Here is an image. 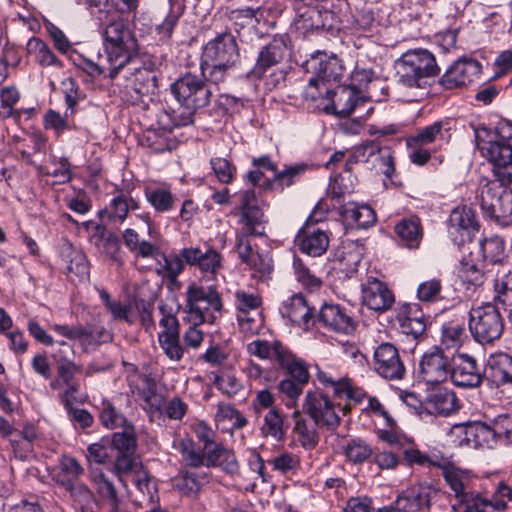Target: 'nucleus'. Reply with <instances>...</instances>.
Listing matches in <instances>:
<instances>
[{"mask_svg":"<svg viewBox=\"0 0 512 512\" xmlns=\"http://www.w3.org/2000/svg\"><path fill=\"white\" fill-rule=\"evenodd\" d=\"M100 421L106 428L115 429L123 427L126 423V418L110 401L103 400L101 403Z\"/></svg>","mask_w":512,"mask_h":512,"instance_id":"nucleus-52","label":"nucleus"},{"mask_svg":"<svg viewBox=\"0 0 512 512\" xmlns=\"http://www.w3.org/2000/svg\"><path fill=\"white\" fill-rule=\"evenodd\" d=\"M316 378L324 387H332L334 396L338 398L347 397L350 399H355L356 401H361L360 395H355V392L353 391L348 378H335L331 373L318 367Z\"/></svg>","mask_w":512,"mask_h":512,"instance_id":"nucleus-32","label":"nucleus"},{"mask_svg":"<svg viewBox=\"0 0 512 512\" xmlns=\"http://www.w3.org/2000/svg\"><path fill=\"white\" fill-rule=\"evenodd\" d=\"M265 202L256 196L254 189H247L240 194L242 223L246 231L255 236L265 234Z\"/></svg>","mask_w":512,"mask_h":512,"instance_id":"nucleus-12","label":"nucleus"},{"mask_svg":"<svg viewBox=\"0 0 512 512\" xmlns=\"http://www.w3.org/2000/svg\"><path fill=\"white\" fill-rule=\"evenodd\" d=\"M477 147L482 156L494 165L499 181L512 183V145L508 140L503 137L490 141L477 140Z\"/></svg>","mask_w":512,"mask_h":512,"instance_id":"nucleus-8","label":"nucleus"},{"mask_svg":"<svg viewBox=\"0 0 512 512\" xmlns=\"http://www.w3.org/2000/svg\"><path fill=\"white\" fill-rule=\"evenodd\" d=\"M181 256L186 264L197 267L202 273L215 276L222 268V256L213 248L204 251L198 247L184 248Z\"/></svg>","mask_w":512,"mask_h":512,"instance_id":"nucleus-20","label":"nucleus"},{"mask_svg":"<svg viewBox=\"0 0 512 512\" xmlns=\"http://www.w3.org/2000/svg\"><path fill=\"white\" fill-rule=\"evenodd\" d=\"M450 371V378L458 387L476 388L483 381V373L477 360L466 353L452 355Z\"/></svg>","mask_w":512,"mask_h":512,"instance_id":"nucleus-13","label":"nucleus"},{"mask_svg":"<svg viewBox=\"0 0 512 512\" xmlns=\"http://www.w3.org/2000/svg\"><path fill=\"white\" fill-rule=\"evenodd\" d=\"M296 241L301 252L310 256H321L329 246V238L322 230L302 231Z\"/></svg>","mask_w":512,"mask_h":512,"instance_id":"nucleus-30","label":"nucleus"},{"mask_svg":"<svg viewBox=\"0 0 512 512\" xmlns=\"http://www.w3.org/2000/svg\"><path fill=\"white\" fill-rule=\"evenodd\" d=\"M412 506L416 509H429L431 499L437 495V490L429 484H417L406 489Z\"/></svg>","mask_w":512,"mask_h":512,"instance_id":"nucleus-40","label":"nucleus"},{"mask_svg":"<svg viewBox=\"0 0 512 512\" xmlns=\"http://www.w3.org/2000/svg\"><path fill=\"white\" fill-rule=\"evenodd\" d=\"M398 85L409 102L420 101L429 94L430 80L438 74L434 55L425 49L409 50L395 62Z\"/></svg>","mask_w":512,"mask_h":512,"instance_id":"nucleus-1","label":"nucleus"},{"mask_svg":"<svg viewBox=\"0 0 512 512\" xmlns=\"http://www.w3.org/2000/svg\"><path fill=\"white\" fill-rule=\"evenodd\" d=\"M346 458L352 463H363L373 453L371 446L361 438H354L347 441L343 446Z\"/></svg>","mask_w":512,"mask_h":512,"instance_id":"nucleus-44","label":"nucleus"},{"mask_svg":"<svg viewBox=\"0 0 512 512\" xmlns=\"http://www.w3.org/2000/svg\"><path fill=\"white\" fill-rule=\"evenodd\" d=\"M489 375L497 385L512 382V357L508 354H499L489 361Z\"/></svg>","mask_w":512,"mask_h":512,"instance_id":"nucleus-34","label":"nucleus"},{"mask_svg":"<svg viewBox=\"0 0 512 512\" xmlns=\"http://www.w3.org/2000/svg\"><path fill=\"white\" fill-rule=\"evenodd\" d=\"M59 476L61 482L67 486L79 479L84 474V469L73 457L63 456L59 462Z\"/></svg>","mask_w":512,"mask_h":512,"instance_id":"nucleus-49","label":"nucleus"},{"mask_svg":"<svg viewBox=\"0 0 512 512\" xmlns=\"http://www.w3.org/2000/svg\"><path fill=\"white\" fill-rule=\"evenodd\" d=\"M450 222L453 226L462 230L475 231L478 229V223L471 209H455L451 214Z\"/></svg>","mask_w":512,"mask_h":512,"instance_id":"nucleus-57","label":"nucleus"},{"mask_svg":"<svg viewBox=\"0 0 512 512\" xmlns=\"http://www.w3.org/2000/svg\"><path fill=\"white\" fill-rule=\"evenodd\" d=\"M443 127V121L434 122L433 124L420 129L414 136H411L407 140V144L413 146H426L431 144L436 141L438 136L442 135Z\"/></svg>","mask_w":512,"mask_h":512,"instance_id":"nucleus-51","label":"nucleus"},{"mask_svg":"<svg viewBox=\"0 0 512 512\" xmlns=\"http://www.w3.org/2000/svg\"><path fill=\"white\" fill-rule=\"evenodd\" d=\"M158 255H161L163 263L159 261V268L157 269V274L165 278H168L171 282L176 281L178 275L183 270V262H185L183 257L181 256V253L179 255L166 256L165 254H161L159 252Z\"/></svg>","mask_w":512,"mask_h":512,"instance_id":"nucleus-48","label":"nucleus"},{"mask_svg":"<svg viewBox=\"0 0 512 512\" xmlns=\"http://www.w3.org/2000/svg\"><path fill=\"white\" fill-rule=\"evenodd\" d=\"M239 58V48L231 33H222L209 41L202 56L205 64H220L223 67H234Z\"/></svg>","mask_w":512,"mask_h":512,"instance_id":"nucleus-10","label":"nucleus"},{"mask_svg":"<svg viewBox=\"0 0 512 512\" xmlns=\"http://www.w3.org/2000/svg\"><path fill=\"white\" fill-rule=\"evenodd\" d=\"M293 417L296 418L294 432L297 434L298 441L305 449H313L319 442V434L317 432L318 425L308 423L305 419L300 418V411L295 410Z\"/></svg>","mask_w":512,"mask_h":512,"instance_id":"nucleus-36","label":"nucleus"},{"mask_svg":"<svg viewBox=\"0 0 512 512\" xmlns=\"http://www.w3.org/2000/svg\"><path fill=\"white\" fill-rule=\"evenodd\" d=\"M280 312L298 327H307L312 318V310L302 294H295L284 301Z\"/></svg>","mask_w":512,"mask_h":512,"instance_id":"nucleus-25","label":"nucleus"},{"mask_svg":"<svg viewBox=\"0 0 512 512\" xmlns=\"http://www.w3.org/2000/svg\"><path fill=\"white\" fill-rule=\"evenodd\" d=\"M481 251L484 259L497 262L504 252V241L498 236L487 238L481 242Z\"/></svg>","mask_w":512,"mask_h":512,"instance_id":"nucleus-61","label":"nucleus"},{"mask_svg":"<svg viewBox=\"0 0 512 512\" xmlns=\"http://www.w3.org/2000/svg\"><path fill=\"white\" fill-rule=\"evenodd\" d=\"M122 236L126 247L138 257L148 258L159 254L157 245L145 240L140 241L137 232L133 229H126Z\"/></svg>","mask_w":512,"mask_h":512,"instance_id":"nucleus-37","label":"nucleus"},{"mask_svg":"<svg viewBox=\"0 0 512 512\" xmlns=\"http://www.w3.org/2000/svg\"><path fill=\"white\" fill-rule=\"evenodd\" d=\"M374 363L376 372L385 379L400 380L404 377L405 367L397 348L390 343H382L376 348Z\"/></svg>","mask_w":512,"mask_h":512,"instance_id":"nucleus-16","label":"nucleus"},{"mask_svg":"<svg viewBox=\"0 0 512 512\" xmlns=\"http://www.w3.org/2000/svg\"><path fill=\"white\" fill-rule=\"evenodd\" d=\"M179 451L186 465L195 468L204 466L203 449L197 448L191 439H182L179 444Z\"/></svg>","mask_w":512,"mask_h":512,"instance_id":"nucleus-53","label":"nucleus"},{"mask_svg":"<svg viewBox=\"0 0 512 512\" xmlns=\"http://www.w3.org/2000/svg\"><path fill=\"white\" fill-rule=\"evenodd\" d=\"M171 91L180 104L194 110L207 106L212 95L210 87L191 74H186L173 83Z\"/></svg>","mask_w":512,"mask_h":512,"instance_id":"nucleus-9","label":"nucleus"},{"mask_svg":"<svg viewBox=\"0 0 512 512\" xmlns=\"http://www.w3.org/2000/svg\"><path fill=\"white\" fill-rule=\"evenodd\" d=\"M441 282L437 279L424 281L418 286L417 297L422 302H435L440 299Z\"/></svg>","mask_w":512,"mask_h":512,"instance_id":"nucleus-62","label":"nucleus"},{"mask_svg":"<svg viewBox=\"0 0 512 512\" xmlns=\"http://www.w3.org/2000/svg\"><path fill=\"white\" fill-rule=\"evenodd\" d=\"M461 504L465 505L464 512H493L488 498H484L479 493L469 492L459 499Z\"/></svg>","mask_w":512,"mask_h":512,"instance_id":"nucleus-59","label":"nucleus"},{"mask_svg":"<svg viewBox=\"0 0 512 512\" xmlns=\"http://www.w3.org/2000/svg\"><path fill=\"white\" fill-rule=\"evenodd\" d=\"M326 98L331 100V106L324 105L323 109L338 116H348L359 105L364 104V100L359 98L358 92L349 86L337 85L331 88V93L326 95Z\"/></svg>","mask_w":512,"mask_h":512,"instance_id":"nucleus-22","label":"nucleus"},{"mask_svg":"<svg viewBox=\"0 0 512 512\" xmlns=\"http://www.w3.org/2000/svg\"><path fill=\"white\" fill-rule=\"evenodd\" d=\"M210 165L217 179L223 184H229L234 179L236 167L226 158L215 157L210 160Z\"/></svg>","mask_w":512,"mask_h":512,"instance_id":"nucleus-56","label":"nucleus"},{"mask_svg":"<svg viewBox=\"0 0 512 512\" xmlns=\"http://www.w3.org/2000/svg\"><path fill=\"white\" fill-rule=\"evenodd\" d=\"M293 268L297 281L307 289L313 290L321 286V280L310 272L309 268L300 258H294Z\"/></svg>","mask_w":512,"mask_h":512,"instance_id":"nucleus-55","label":"nucleus"},{"mask_svg":"<svg viewBox=\"0 0 512 512\" xmlns=\"http://www.w3.org/2000/svg\"><path fill=\"white\" fill-rule=\"evenodd\" d=\"M309 69H312L322 86L325 87L326 95L331 93V88L340 85L343 76V66L335 56H327L325 53H317L308 61Z\"/></svg>","mask_w":512,"mask_h":512,"instance_id":"nucleus-14","label":"nucleus"},{"mask_svg":"<svg viewBox=\"0 0 512 512\" xmlns=\"http://www.w3.org/2000/svg\"><path fill=\"white\" fill-rule=\"evenodd\" d=\"M395 233L405 246L417 248L423 236L420 219L417 217L402 219L396 224Z\"/></svg>","mask_w":512,"mask_h":512,"instance_id":"nucleus-31","label":"nucleus"},{"mask_svg":"<svg viewBox=\"0 0 512 512\" xmlns=\"http://www.w3.org/2000/svg\"><path fill=\"white\" fill-rule=\"evenodd\" d=\"M305 164L293 165L283 171L275 172L273 182L279 184L282 188L291 186L296 179L305 172Z\"/></svg>","mask_w":512,"mask_h":512,"instance_id":"nucleus-63","label":"nucleus"},{"mask_svg":"<svg viewBox=\"0 0 512 512\" xmlns=\"http://www.w3.org/2000/svg\"><path fill=\"white\" fill-rule=\"evenodd\" d=\"M452 355L436 346L424 353L420 361V374L429 384H439L450 376Z\"/></svg>","mask_w":512,"mask_h":512,"instance_id":"nucleus-11","label":"nucleus"},{"mask_svg":"<svg viewBox=\"0 0 512 512\" xmlns=\"http://www.w3.org/2000/svg\"><path fill=\"white\" fill-rule=\"evenodd\" d=\"M51 328L57 334L66 337L69 340H79L83 345L97 341L94 338V332L89 327H85L82 325L68 326L54 324L51 326Z\"/></svg>","mask_w":512,"mask_h":512,"instance_id":"nucleus-43","label":"nucleus"},{"mask_svg":"<svg viewBox=\"0 0 512 512\" xmlns=\"http://www.w3.org/2000/svg\"><path fill=\"white\" fill-rule=\"evenodd\" d=\"M112 445L117 454H135L137 440L132 427H125L123 432L113 434Z\"/></svg>","mask_w":512,"mask_h":512,"instance_id":"nucleus-50","label":"nucleus"},{"mask_svg":"<svg viewBox=\"0 0 512 512\" xmlns=\"http://www.w3.org/2000/svg\"><path fill=\"white\" fill-rule=\"evenodd\" d=\"M92 479L100 497L108 502L112 511H117L120 498L113 482L101 471L93 472Z\"/></svg>","mask_w":512,"mask_h":512,"instance_id":"nucleus-38","label":"nucleus"},{"mask_svg":"<svg viewBox=\"0 0 512 512\" xmlns=\"http://www.w3.org/2000/svg\"><path fill=\"white\" fill-rule=\"evenodd\" d=\"M491 430L489 426L481 422L469 424H456L448 434L449 441L452 445L463 446H481L488 441Z\"/></svg>","mask_w":512,"mask_h":512,"instance_id":"nucleus-19","label":"nucleus"},{"mask_svg":"<svg viewBox=\"0 0 512 512\" xmlns=\"http://www.w3.org/2000/svg\"><path fill=\"white\" fill-rule=\"evenodd\" d=\"M223 309L222 299L218 291L213 287H202L195 283L188 286L186 291V313L188 320L194 325L204 322H212L209 319V311L221 313Z\"/></svg>","mask_w":512,"mask_h":512,"instance_id":"nucleus-4","label":"nucleus"},{"mask_svg":"<svg viewBox=\"0 0 512 512\" xmlns=\"http://www.w3.org/2000/svg\"><path fill=\"white\" fill-rule=\"evenodd\" d=\"M481 72L478 61L463 58L453 62L440 78L442 87L448 90L462 88L471 83Z\"/></svg>","mask_w":512,"mask_h":512,"instance_id":"nucleus-15","label":"nucleus"},{"mask_svg":"<svg viewBox=\"0 0 512 512\" xmlns=\"http://www.w3.org/2000/svg\"><path fill=\"white\" fill-rule=\"evenodd\" d=\"M431 465L441 469L445 482L458 500L469 493L468 489L473 480L470 471L461 469L444 459L438 462H431Z\"/></svg>","mask_w":512,"mask_h":512,"instance_id":"nucleus-24","label":"nucleus"},{"mask_svg":"<svg viewBox=\"0 0 512 512\" xmlns=\"http://www.w3.org/2000/svg\"><path fill=\"white\" fill-rule=\"evenodd\" d=\"M145 142L150 149L157 153L169 151L174 145V142L167 137L166 132H158L156 129L147 131Z\"/></svg>","mask_w":512,"mask_h":512,"instance_id":"nucleus-58","label":"nucleus"},{"mask_svg":"<svg viewBox=\"0 0 512 512\" xmlns=\"http://www.w3.org/2000/svg\"><path fill=\"white\" fill-rule=\"evenodd\" d=\"M484 215L502 226L512 223V191L503 182L489 181L480 187L478 196Z\"/></svg>","mask_w":512,"mask_h":512,"instance_id":"nucleus-3","label":"nucleus"},{"mask_svg":"<svg viewBox=\"0 0 512 512\" xmlns=\"http://www.w3.org/2000/svg\"><path fill=\"white\" fill-rule=\"evenodd\" d=\"M61 255L67 264V270L74 273L80 278H85L89 275V263L86 255L79 249L66 243L61 248Z\"/></svg>","mask_w":512,"mask_h":512,"instance_id":"nucleus-33","label":"nucleus"},{"mask_svg":"<svg viewBox=\"0 0 512 512\" xmlns=\"http://www.w3.org/2000/svg\"><path fill=\"white\" fill-rule=\"evenodd\" d=\"M104 46L112 73L138 55L139 45L134 32L121 18L111 20L104 30Z\"/></svg>","mask_w":512,"mask_h":512,"instance_id":"nucleus-2","label":"nucleus"},{"mask_svg":"<svg viewBox=\"0 0 512 512\" xmlns=\"http://www.w3.org/2000/svg\"><path fill=\"white\" fill-rule=\"evenodd\" d=\"M342 217L347 225L357 229H366L376 222V214L368 205L349 203L342 212Z\"/></svg>","mask_w":512,"mask_h":512,"instance_id":"nucleus-29","label":"nucleus"},{"mask_svg":"<svg viewBox=\"0 0 512 512\" xmlns=\"http://www.w3.org/2000/svg\"><path fill=\"white\" fill-rule=\"evenodd\" d=\"M395 301L392 291L387 285L376 279L368 278L362 285V302L369 309L375 311H386L391 308Z\"/></svg>","mask_w":512,"mask_h":512,"instance_id":"nucleus-21","label":"nucleus"},{"mask_svg":"<svg viewBox=\"0 0 512 512\" xmlns=\"http://www.w3.org/2000/svg\"><path fill=\"white\" fill-rule=\"evenodd\" d=\"M261 304L262 298L257 293H250L244 290H237L235 292L237 320L244 332L254 333L259 328V324L254 315L259 316L257 310Z\"/></svg>","mask_w":512,"mask_h":512,"instance_id":"nucleus-18","label":"nucleus"},{"mask_svg":"<svg viewBox=\"0 0 512 512\" xmlns=\"http://www.w3.org/2000/svg\"><path fill=\"white\" fill-rule=\"evenodd\" d=\"M469 329L474 339L487 344L500 338L504 329L500 311L491 303L470 310Z\"/></svg>","mask_w":512,"mask_h":512,"instance_id":"nucleus-6","label":"nucleus"},{"mask_svg":"<svg viewBox=\"0 0 512 512\" xmlns=\"http://www.w3.org/2000/svg\"><path fill=\"white\" fill-rule=\"evenodd\" d=\"M112 72V68H109L108 78L111 80L123 79L125 81V84H123V93L127 101L132 103L140 101L141 96L145 93V88H147L150 83L155 82V76L152 74V71L143 66L138 55L132 57L131 61L125 63L123 68L118 69L116 73ZM116 84L119 86L122 85L121 82H117Z\"/></svg>","mask_w":512,"mask_h":512,"instance_id":"nucleus-5","label":"nucleus"},{"mask_svg":"<svg viewBox=\"0 0 512 512\" xmlns=\"http://www.w3.org/2000/svg\"><path fill=\"white\" fill-rule=\"evenodd\" d=\"M365 152L369 157L377 156V160L379 161V168L381 172L387 177L391 178L395 168L393 157L387 148H381L378 144L371 142L365 146Z\"/></svg>","mask_w":512,"mask_h":512,"instance_id":"nucleus-45","label":"nucleus"},{"mask_svg":"<svg viewBox=\"0 0 512 512\" xmlns=\"http://www.w3.org/2000/svg\"><path fill=\"white\" fill-rule=\"evenodd\" d=\"M508 500H512V488L509 487L505 482L501 481L497 484L491 499H489L492 510H506Z\"/></svg>","mask_w":512,"mask_h":512,"instance_id":"nucleus-64","label":"nucleus"},{"mask_svg":"<svg viewBox=\"0 0 512 512\" xmlns=\"http://www.w3.org/2000/svg\"><path fill=\"white\" fill-rule=\"evenodd\" d=\"M495 300L505 306H512V272L498 273L494 280Z\"/></svg>","mask_w":512,"mask_h":512,"instance_id":"nucleus-46","label":"nucleus"},{"mask_svg":"<svg viewBox=\"0 0 512 512\" xmlns=\"http://www.w3.org/2000/svg\"><path fill=\"white\" fill-rule=\"evenodd\" d=\"M87 230L93 229L91 241L99 249V251L113 260H118L120 250L119 239L113 233H110L102 225L96 224L92 221L84 223Z\"/></svg>","mask_w":512,"mask_h":512,"instance_id":"nucleus-26","label":"nucleus"},{"mask_svg":"<svg viewBox=\"0 0 512 512\" xmlns=\"http://www.w3.org/2000/svg\"><path fill=\"white\" fill-rule=\"evenodd\" d=\"M159 345L164 354L174 362L182 360L185 354V348L180 343V335L175 336H158Z\"/></svg>","mask_w":512,"mask_h":512,"instance_id":"nucleus-54","label":"nucleus"},{"mask_svg":"<svg viewBox=\"0 0 512 512\" xmlns=\"http://www.w3.org/2000/svg\"><path fill=\"white\" fill-rule=\"evenodd\" d=\"M458 399L452 390L439 388L431 393L426 400V410L430 414L447 416L458 410Z\"/></svg>","mask_w":512,"mask_h":512,"instance_id":"nucleus-28","label":"nucleus"},{"mask_svg":"<svg viewBox=\"0 0 512 512\" xmlns=\"http://www.w3.org/2000/svg\"><path fill=\"white\" fill-rule=\"evenodd\" d=\"M400 327L403 333L417 339L426 331V318L418 304H409L404 307L399 316Z\"/></svg>","mask_w":512,"mask_h":512,"instance_id":"nucleus-27","label":"nucleus"},{"mask_svg":"<svg viewBox=\"0 0 512 512\" xmlns=\"http://www.w3.org/2000/svg\"><path fill=\"white\" fill-rule=\"evenodd\" d=\"M287 428L288 426L284 424V419L280 411L276 408H272L264 416L261 432L266 438L282 441L286 435Z\"/></svg>","mask_w":512,"mask_h":512,"instance_id":"nucleus-35","label":"nucleus"},{"mask_svg":"<svg viewBox=\"0 0 512 512\" xmlns=\"http://www.w3.org/2000/svg\"><path fill=\"white\" fill-rule=\"evenodd\" d=\"M145 196L152 207L160 213L171 210L177 201L170 190L163 187L147 188Z\"/></svg>","mask_w":512,"mask_h":512,"instance_id":"nucleus-39","label":"nucleus"},{"mask_svg":"<svg viewBox=\"0 0 512 512\" xmlns=\"http://www.w3.org/2000/svg\"><path fill=\"white\" fill-rule=\"evenodd\" d=\"M318 321L336 333L350 334L355 330L353 318L337 304H324L319 311Z\"/></svg>","mask_w":512,"mask_h":512,"instance_id":"nucleus-23","label":"nucleus"},{"mask_svg":"<svg viewBox=\"0 0 512 512\" xmlns=\"http://www.w3.org/2000/svg\"><path fill=\"white\" fill-rule=\"evenodd\" d=\"M340 405H336L330 397L319 389L308 390L302 402V411L308 415L315 425L327 430H335L340 425Z\"/></svg>","mask_w":512,"mask_h":512,"instance_id":"nucleus-7","label":"nucleus"},{"mask_svg":"<svg viewBox=\"0 0 512 512\" xmlns=\"http://www.w3.org/2000/svg\"><path fill=\"white\" fill-rule=\"evenodd\" d=\"M138 208L139 204L136 200L121 193L112 199L107 213L111 220L123 222L126 219L129 210H136Z\"/></svg>","mask_w":512,"mask_h":512,"instance_id":"nucleus-42","label":"nucleus"},{"mask_svg":"<svg viewBox=\"0 0 512 512\" xmlns=\"http://www.w3.org/2000/svg\"><path fill=\"white\" fill-rule=\"evenodd\" d=\"M142 462L134 457V454H117L114 460L112 472L118 480L126 486V476H131Z\"/></svg>","mask_w":512,"mask_h":512,"instance_id":"nucleus-41","label":"nucleus"},{"mask_svg":"<svg viewBox=\"0 0 512 512\" xmlns=\"http://www.w3.org/2000/svg\"><path fill=\"white\" fill-rule=\"evenodd\" d=\"M304 387L305 386L300 383L295 382L293 379H288L287 377L282 379L278 384L279 392L288 400L286 403L288 407H294L296 405V401L303 393Z\"/></svg>","mask_w":512,"mask_h":512,"instance_id":"nucleus-60","label":"nucleus"},{"mask_svg":"<svg viewBox=\"0 0 512 512\" xmlns=\"http://www.w3.org/2000/svg\"><path fill=\"white\" fill-rule=\"evenodd\" d=\"M27 51L36 57L41 66L55 65L58 60L47 44L40 38L33 37L27 43Z\"/></svg>","mask_w":512,"mask_h":512,"instance_id":"nucleus-47","label":"nucleus"},{"mask_svg":"<svg viewBox=\"0 0 512 512\" xmlns=\"http://www.w3.org/2000/svg\"><path fill=\"white\" fill-rule=\"evenodd\" d=\"M289 39L286 35L274 37L259 52L251 74L260 78L271 67L279 64L289 54Z\"/></svg>","mask_w":512,"mask_h":512,"instance_id":"nucleus-17","label":"nucleus"}]
</instances>
